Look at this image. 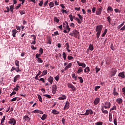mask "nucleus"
Returning <instances> with one entry per match:
<instances>
[{
  "label": "nucleus",
  "instance_id": "obj_56",
  "mask_svg": "<svg viewBox=\"0 0 125 125\" xmlns=\"http://www.w3.org/2000/svg\"><path fill=\"white\" fill-rule=\"evenodd\" d=\"M95 125H103V122H98L96 123Z\"/></svg>",
  "mask_w": 125,
  "mask_h": 125
},
{
  "label": "nucleus",
  "instance_id": "obj_11",
  "mask_svg": "<svg viewBox=\"0 0 125 125\" xmlns=\"http://www.w3.org/2000/svg\"><path fill=\"white\" fill-rule=\"evenodd\" d=\"M99 102H100V99L99 98H96L94 101V104L95 106L97 105Z\"/></svg>",
  "mask_w": 125,
  "mask_h": 125
},
{
  "label": "nucleus",
  "instance_id": "obj_1",
  "mask_svg": "<svg viewBox=\"0 0 125 125\" xmlns=\"http://www.w3.org/2000/svg\"><path fill=\"white\" fill-rule=\"evenodd\" d=\"M103 27V25H102V24L98 25L96 27V32H97L96 34V37L97 39H99V37H100V34H101V32L102 31Z\"/></svg>",
  "mask_w": 125,
  "mask_h": 125
},
{
  "label": "nucleus",
  "instance_id": "obj_35",
  "mask_svg": "<svg viewBox=\"0 0 125 125\" xmlns=\"http://www.w3.org/2000/svg\"><path fill=\"white\" fill-rule=\"evenodd\" d=\"M75 19L76 21H78V24H82V21H81V20H80L78 18H76Z\"/></svg>",
  "mask_w": 125,
  "mask_h": 125
},
{
  "label": "nucleus",
  "instance_id": "obj_42",
  "mask_svg": "<svg viewBox=\"0 0 125 125\" xmlns=\"http://www.w3.org/2000/svg\"><path fill=\"white\" fill-rule=\"evenodd\" d=\"M49 6H50V8L53 7L54 6V3H53V2H51L49 3Z\"/></svg>",
  "mask_w": 125,
  "mask_h": 125
},
{
  "label": "nucleus",
  "instance_id": "obj_18",
  "mask_svg": "<svg viewBox=\"0 0 125 125\" xmlns=\"http://www.w3.org/2000/svg\"><path fill=\"white\" fill-rule=\"evenodd\" d=\"M67 98V96L65 95H62L61 97L58 98L59 100H65Z\"/></svg>",
  "mask_w": 125,
  "mask_h": 125
},
{
  "label": "nucleus",
  "instance_id": "obj_27",
  "mask_svg": "<svg viewBox=\"0 0 125 125\" xmlns=\"http://www.w3.org/2000/svg\"><path fill=\"white\" fill-rule=\"evenodd\" d=\"M107 12H109V11L110 12H112V11H113V8H112V7L110 6H109L107 9Z\"/></svg>",
  "mask_w": 125,
  "mask_h": 125
},
{
  "label": "nucleus",
  "instance_id": "obj_28",
  "mask_svg": "<svg viewBox=\"0 0 125 125\" xmlns=\"http://www.w3.org/2000/svg\"><path fill=\"white\" fill-rule=\"evenodd\" d=\"M107 32H108V30L107 29H105L104 31V33L102 34L103 38H104V37H105L106 34H107Z\"/></svg>",
  "mask_w": 125,
  "mask_h": 125
},
{
  "label": "nucleus",
  "instance_id": "obj_62",
  "mask_svg": "<svg viewBox=\"0 0 125 125\" xmlns=\"http://www.w3.org/2000/svg\"><path fill=\"white\" fill-rule=\"evenodd\" d=\"M110 48H111V50H115V47H114V46L113 45V44H111Z\"/></svg>",
  "mask_w": 125,
  "mask_h": 125
},
{
  "label": "nucleus",
  "instance_id": "obj_61",
  "mask_svg": "<svg viewBox=\"0 0 125 125\" xmlns=\"http://www.w3.org/2000/svg\"><path fill=\"white\" fill-rule=\"evenodd\" d=\"M66 67H68V69H69V68H71V67H72V63L70 62V63H68V65H66Z\"/></svg>",
  "mask_w": 125,
  "mask_h": 125
},
{
  "label": "nucleus",
  "instance_id": "obj_60",
  "mask_svg": "<svg viewBox=\"0 0 125 125\" xmlns=\"http://www.w3.org/2000/svg\"><path fill=\"white\" fill-rule=\"evenodd\" d=\"M16 100H17V97H15L14 98H13L12 99H11L10 100L11 102H13V101H16Z\"/></svg>",
  "mask_w": 125,
  "mask_h": 125
},
{
  "label": "nucleus",
  "instance_id": "obj_13",
  "mask_svg": "<svg viewBox=\"0 0 125 125\" xmlns=\"http://www.w3.org/2000/svg\"><path fill=\"white\" fill-rule=\"evenodd\" d=\"M117 73V69L115 68H112L111 70V77H114L116 75V73Z\"/></svg>",
  "mask_w": 125,
  "mask_h": 125
},
{
  "label": "nucleus",
  "instance_id": "obj_30",
  "mask_svg": "<svg viewBox=\"0 0 125 125\" xmlns=\"http://www.w3.org/2000/svg\"><path fill=\"white\" fill-rule=\"evenodd\" d=\"M47 117V115L45 114H44L41 117V120H42V121H44V120L46 119Z\"/></svg>",
  "mask_w": 125,
  "mask_h": 125
},
{
  "label": "nucleus",
  "instance_id": "obj_58",
  "mask_svg": "<svg viewBox=\"0 0 125 125\" xmlns=\"http://www.w3.org/2000/svg\"><path fill=\"white\" fill-rule=\"evenodd\" d=\"M66 121V119L65 118H63L62 120V123L63 125H65V121Z\"/></svg>",
  "mask_w": 125,
  "mask_h": 125
},
{
  "label": "nucleus",
  "instance_id": "obj_7",
  "mask_svg": "<svg viewBox=\"0 0 125 125\" xmlns=\"http://www.w3.org/2000/svg\"><path fill=\"white\" fill-rule=\"evenodd\" d=\"M13 71H16L17 73H19V72H21V70H20V68H19V67H15L14 66H13L10 70V72H13Z\"/></svg>",
  "mask_w": 125,
  "mask_h": 125
},
{
  "label": "nucleus",
  "instance_id": "obj_6",
  "mask_svg": "<svg viewBox=\"0 0 125 125\" xmlns=\"http://www.w3.org/2000/svg\"><path fill=\"white\" fill-rule=\"evenodd\" d=\"M104 108H105V109H109V108L111 107V103H110L109 102H106L104 103V105H103Z\"/></svg>",
  "mask_w": 125,
  "mask_h": 125
},
{
  "label": "nucleus",
  "instance_id": "obj_5",
  "mask_svg": "<svg viewBox=\"0 0 125 125\" xmlns=\"http://www.w3.org/2000/svg\"><path fill=\"white\" fill-rule=\"evenodd\" d=\"M52 91L53 94H55L56 93V91H57V86L56 84L52 86Z\"/></svg>",
  "mask_w": 125,
  "mask_h": 125
},
{
  "label": "nucleus",
  "instance_id": "obj_36",
  "mask_svg": "<svg viewBox=\"0 0 125 125\" xmlns=\"http://www.w3.org/2000/svg\"><path fill=\"white\" fill-rule=\"evenodd\" d=\"M51 42H52V40L51 39V38H49L48 39V41H47V44L49 43V44H51Z\"/></svg>",
  "mask_w": 125,
  "mask_h": 125
},
{
  "label": "nucleus",
  "instance_id": "obj_33",
  "mask_svg": "<svg viewBox=\"0 0 125 125\" xmlns=\"http://www.w3.org/2000/svg\"><path fill=\"white\" fill-rule=\"evenodd\" d=\"M54 21L55 22H56V23H59V21H60V20L59 19H58L57 18V17H55L54 18Z\"/></svg>",
  "mask_w": 125,
  "mask_h": 125
},
{
  "label": "nucleus",
  "instance_id": "obj_15",
  "mask_svg": "<svg viewBox=\"0 0 125 125\" xmlns=\"http://www.w3.org/2000/svg\"><path fill=\"white\" fill-rule=\"evenodd\" d=\"M113 91V95L116 96H118V95H119V93L117 92V89H116L115 87H114Z\"/></svg>",
  "mask_w": 125,
  "mask_h": 125
},
{
  "label": "nucleus",
  "instance_id": "obj_48",
  "mask_svg": "<svg viewBox=\"0 0 125 125\" xmlns=\"http://www.w3.org/2000/svg\"><path fill=\"white\" fill-rule=\"evenodd\" d=\"M45 97H47V98H51V96L48 94H44L43 95Z\"/></svg>",
  "mask_w": 125,
  "mask_h": 125
},
{
  "label": "nucleus",
  "instance_id": "obj_44",
  "mask_svg": "<svg viewBox=\"0 0 125 125\" xmlns=\"http://www.w3.org/2000/svg\"><path fill=\"white\" fill-rule=\"evenodd\" d=\"M109 122H112L113 118L112 117V114L110 113L109 114Z\"/></svg>",
  "mask_w": 125,
  "mask_h": 125
},
{
  "label": "nucleus",
  "instance_id": "obj_39",
  "mask_svg": "<svg viewBox=\"0 0 125 125\" xmlns=\"http://www.w3.org/2000/svg\"><path fill=\"white\" fill-rule=\"evenodd\" d=\"M38 96L39 101H40V102H42V96L38 95Z\"/></svg>",
  "mask_w": 125,
  "mask_h": 125
},
{
  "label": "nucleus",
  "instance_id": "obj_12",
  "mask_svg": "<svg viewBox=\"0 0 125 125\" xmlns=\"http://www.w3.org/2000/svg\"><path fill=\"white\" fill-rule=\"evenodd\" d=\"M102 12V7L100 6V8H99L97 11H96L97 15H100Z\"/></svg>",
  "mask_w": 125,
  "mask_h": 125
},
{
  "label": "nucleus",
  "instance_id": "obj_17",
  "mask_svg": "<svg viewBox=\"0 0 125 125\" xmlns=\"http://www.w3.org/2000/svg\"><path fill=\"white\" fill-rule=\"evenodd\" d=\"M34 113H37V114H41V115H42L43 114V112H42V110L35 109L34 111Z\"/></svg>",
  "mask_w": 125,
  "mask_h": 125
},
{
  "label": "nucleus",
  "instance_id": "obj_64",
  "mask_svg": "<svg viewBox=\"0 0 125 125\" xmlns=\"http://www.w3.org/2000/svg\"><path fill=\"white\" fill-rule=\"evenodd\" d=\"M122 91H123V93L124 95L125 96V87H123L122 88Z\"/></svg>",
  "mask_w": 125,
  "mask_h": 125
},
{
  "label": "nucleus",
  "instance_id": "obj_34",
  "mask_svg": "<svg viewBox=\"0 0 125 125\" xmlns=\"http://www.w3.org/2000/svg\"><path fill=\"white\" fill-rule=\"evenodd\" d=\"M72 78H73V79H75V81H77V79H78V77H77V76H76V74L73 73L72 75Z\"/></svg>",
  "mask_w": 125,
  "mask_h": 125
},
{
  "label": "nucleus",
  "instance_id": "obj_49",
  "mask_svg": "<svg viewBox=\"0 0 125 125\" xmlns=\"http://www.w3.org/2000/svg\"><path fill=\"white\" fill-rule=\"evenodd\" d=\"M59 79H60V78L59 77V75H57L55 77V80H56L57 82H58V81H59Z\"/></svg>",
  "mask_w": 125,
  "mask_h": 125
},
{
  "label": "nucleus",
  "instance_id": "obj_50",
  "mask_svg": "<svg viewBox=\"0 0 125 125\" xmlns=\"http://www.w3.org/2000/svg\"><path fill=\"white\" fill-rule=\"evenodd\" d=\"M38 59V62L39 63H42L43 62V61H42L41 58H39Z\"/></svg>",
  "mask_w": 125,
  "mask_h": 125
},
{
  "label": "nucleus",
  "instance_id": "obj_46",
  "mask_svg": "<svg viewBox=\"0 0 125 125\" xmlns=\"http://www.w3.org/2000/svg\"><path fill=\"white\" fill-rule=\"evenodd\" d=\"M39 52H40V54L42 55L43 53V49H42V48H40Z\"/></svg>",
  "mask_w": 125,
  "mask_h": 125
},
{
  "label": "nucleus",
  "instance_id": "obj_10",
  "mask_svg": "<svg viewBox=\"0 0 125 125\" xmlns=\"http://www.w3.org/2000/svg\"><path fill=\"white\" fill-rule=\"evenodd\" d=\"M54 80V79L53 78V77H52L51 76H50L48 78L47 81L48 82H49V83H50L51 84H52Z\"/></svg>",
  "mask_w": 125,
  "mask_h": 125
},
{
  "label": "nucleus",
  "instance_id": "obj_26",
  "mask_svg": "<svg viewBox=\"0 0 125 125\" xmlns=\"http://www.w3.org/2000/svg\"><path fill=\"white\" fill-rule=\"evenodd\" d=\"M15 122H16V120L14 118L10 119L9 121L8 122L9 124H13Z\"/></svg>",
  "mask_w": 125,
  "mask_h": 125
},
{
  "label": "nucleus",
  "instance_id": "obj_2",
  "mask_svg": "<svg viewBox=\"0 0 125 125\" xmlns=\"http://www.w3.org/2000/svg\"><path fill=\"white\" fill-rule=\"evenodd\" d=\"M69 35L72 37H75V38H78L80 39V32L78 30H73L72 33H70Z\"/></svg>",
  "mask_w": 125,
  "mask_h": 125
},
{
  "label": "nucleus",
  "instance_id": "obj_37",
  "mask_svg": "<svg viewBox=\"0 0 125 125\" xmlns=\"http://www.w3.org/2000/svg\"><path fill=\"white\" fill-rule=\"evenodd\" d=\"M45 75H47V70H44L42 71V76H45Z\"/></svg>",
  "mask_w": 125,
  "mask_h": 125
},
{
  "label": "nucleus",
  "instance_id": "obj_47",
  "mask_svg": "<svg viewBox=\"0 0 125 125\" xmlns=\"http://www.w3.org/2000/svg\"><path fill=\"white\" fill-rule=\"evenodd\" d=\"M125 25V21L123 22L122 23H121L120 25L118 26L117 27L118 29H121L122 28V26Z\"/></svg>",
  "mask_w": 125,
  "mask_h": 125
},
{
  "label": "nucleus",
  "instance_id": "obj_38",
  "mask_svg": "<svg viewBox=\"0 0 125 125\" xmlns=\"http://www.w3.org/2000/svg\"><path fill=\"white\" fill-rule=\"evenodd\" d=\"M62 57L64 59V60H66V58H67V55H66V53H62Z\"/></svg>",
  "mask_w": 125,
  "mask_h": 125
},
{
  "label": "nucleus",
  "instance_id": "obj_14",
  "mask_svg": "<svg viewBox=\"0 0 125 125\" xmlns=\"http://www.w3.org/2000/svg\"><path fill=\"white\" fill-rule=\"evenodd\" d=\"M12 33L13 38H16V35L17 34V33H18V31L16 30V29H14L12 31Z\"/></svg>",
  "mask_w": 125,
  "mask_h": 125
},
{
  "label": "nucleus",
  "instance_id": "obj_53",
  "mask_svg": "<svg viewBox=\"0 0 125 125\" xmlns=\"http://www.w3.org/2000/svg\"><path fill=\"white\" fill-rule=\"evenodd\" d=\"M67 59H68V60H72L74 59V57H73L72 56H68L67 57Z\"/></svg>",
  "mask_w": 125,
  "mask_h": 125
},
{
  "label": "nucleus",
  "instance_id": "obj_52",
  "mask_svg": "<svg viewBox=\"0 0 125 125\" xmlns=\"http://www.w3.org/2000/svg\"><path fill=\"white\" fill-rule=\"evenodd\" d=\"M95 69H96V74H97L99 72V71H100V68H99L97 67V66H96Z\"/></svg>",
  "mask_w": 125,
  "mask_h": 125
},
{
  "label": "nucleus",
  "instance_id": "obj_25",
  "mask_svg": "<svg viewBox=\"0 0 125 125\" xmlns=\"http://www.w3.org/2000/svg\"><path fill=\"white\" fill-rule=\"evenodd\" d=\"M90 69H89V67L87 66L84 69V73H89Z\"/></svg>",
  "mask_w": 125,
  "mask_h": 125
},
{
  "label": "nucleus",
  "instance_id": "obj_8",
  "mask_svg": "<svg viewBox=\"0 0 125 125\" xmlns=\"http://www.w3.org/2000/svg\"><path fill=\"white\" fill-rule=\"evenodd\" d=\"M70 108V103L69 102L67 101L65 103V104L63 107V110H68Z\"/></svg>",
  "mask_w": 125,
  "mask_h": 125
},
{
  "label": "nucleus",
  "instance_id": "obj_22",
  "mask_svg": "<svg viewBox=\"0 0 125 125\" xmlns=\"http://www.w3.org/2000/svg\"><path fill=\"white\" fill-rule=\"evenodd\" d=\"M15 64L17 67V68H19V69H20V65H19V61L18 60H16L15 61Z\"/></svg>",
  "mask_w": 125,
  "mask_h": 125
},
{
  "label": "nucleus",
  "instance_id": "obj_24",
  "mask_svg": "<svg viewBox=\"0 0 125 125\" xmlns=\"http://www.w3.org/2000/svg\"><path fill=\"white\" fill-rule=\"evenodd\" d=\"M52 113L54 115H58L59 114V112L58 111H57L56 109H53L52 110Z\"/></svg>",
  "mask_w": 125,
  "mask_h": 125
},
{
  "label": "nucleus",
  "instance_id": "obj_32",
  "mask_svg": "<svg viewBox=\"0 0 125 125\" xmlns=\"http://www.w3.org/2000/svg\"><path fill=\"white\" fill-rule=\"evenodd\" d=\"M83 71V67H79L78 70L77 71L78 74H80V73H82Z\"/></svg>",
  "mask_w": 125,
  "mask_h": 125
},
{
  "label": "nucleus",
  "instance_id": "obj_59",
  "mask_svg": "<svg viewBox=\"0 0 125 125\" xmlns=\"http://www.w3.org/2000/svg\"><path fill=\"white\" fill-rule=\"evenodd\" d=\"M62 13H65V14H67L68 13V12H67V10L62 9L61 10Z\"/></svg>",
  "mask_w": 125,
  "mask_h": 125
},
{
  "label": "nucleus",
  "instance_id": "obj_45",
  "mask_svg": "<svg viewBox=\"0 0 125 125\" xmlns=\"http://www.w3.org/2000/svg\"><path fill=\"white\" fill-rule=\"evenodd\" d=\"M78 15L79 18L80 19L82 22V21H83V18L80 14H79Z\"/></svg>",
  "mask_w": 125,
  "mask_h": 125
},
{
  "label": "nucleus",
  "instance_id": "obj_31",
  "mask_svg": "<svg viewBox=\"0 0 125 125\" xmlns=\"http://www.w3.org/2000/svg\"><path fill=\"white\" fill-rule=\"evenodd\" d=\"M10 12L12 13V14L13 13V10L14 9V5H12L10 6Z\"/></svg>",
  "mask_w": 125,
  "mask_h": 125
},
{
  "label": "nucleus",
  "instance_id": "obj_40",
  "mask_svg": "<svg viewBox=\"0 0 125 125\" xmlns=\"http://www.w3.org/2000/svg\"><path fill=\"white\" fill-rule=\"evenodd\" d=\"M69 17L70 19V21H71V22H73V21H74V17H73V15H70L69 16Z\"/></svg>",
  "mask_w": 125,
  "mask_h": 125
},
{
  "label": "nucleus",
  "instance_id": "obj_19",
  "mask_svg": "<svg viewBox=\"0 0 125 125\" xmlns=\"http://www.w3.org/2000/svg\"><path fill=\"white\" fill-rule=\"evenodd\" d=\"M101 107H102L101 110L102 111V113H103V114H108V111L106 110H104V108L105 107H103V105H102Z\"/></svg>",
  "mask_w": 125,
  "mask_h": 125
},
{
  "label": "nucleus",
  "instance_id": "obj_9",
  "mask_svg": "<svg viewBox=\"0 0 125 125\" xmlns=\"http://www.w3.org/2000/svg\"><path fill=\"white\" fill-rule=\"evenodd\" d=\"M77 63L80 67H82V68H85L86 67V64L84 63H81L79 61H77Z\"/></svg>",
  "mask_w": 125,
  "mask_h": 125
},
{
  "label": "nucleus",
  "instance_id": "obj_51",
  "mask_svg": "<svg viewBox=\"0 0 125 125\" xmlns=\"http://www.w3.org/2000/svg\"><path fill=\"white\" fill-rule=\"evenodd\" d=\"M100 86H97L95 87L94 90L95 91H97V90H98V89H99V88H100Z\"/></svg>",
  "mask_w": 125,
  "mask_h": 125
},
{
  "label": "nucleus",
  "instance_id": "obj_29",
  "mask_svg": "<svg viewBox=\"0 0 125 125\" xmlns=\"http://www.w3.org/2000/svg\"><path fill=\"white\" fill-rule=\"evenodd\" d=\"M89 50H90L91 51H92V50H93V49H94V48L93 47V45L90 44L89 45Z\"/></svg>",
  "mask_w": 125,
  "mask_h": 125
},
{
  "label": "nucleus",
  "instance_id": "obj_20",
  "mask_svg": "<svg viewBox=\"0 0 125 125\" xmlns=\"http://www.w3.org/2000/svg\"><path fill=\"white\" fill-rule=\"evenodd\" d=\"M23 119L26 121V122H30V117L28 115H25L23 117Z\"/></svg>",
  "mask_w": 125,
  "mask_h": 125
},
{
  "label": "nucleus",
  "instance_id": "obj_4",
  "mask_svg": "<svg viewBox=\"0 0 125 125\" xmlns=\"http://www.w3.org/2000/svg\"><path fill=\"white\" fill-rule=\"evenodd\" d=\"M67 86L69 88H71V91L75 92L76 91V87L73 85L71 83H68Z\"/></svg>",
  "mask_w": 125,
  "mask_h": 125
},
{
  "label": "nucleus",
  "instance_id": "obj_3",
  "mask_svg": "<svg viewBox=\"0 0 125 125\" xmlns=\"http://www.w3.org/2000/svg\"><path fill=\"white\" fill-rule=\"evenodd\" d=\"M89 114L92 115V114H93V111L91 109H87L86 110L85 113L81 114V116H87L88 115H89Z\"/></svg>",
  "mask_w": 125,
  "mask_h": 125
},
{
  "label": "nucleus",
  "instance_id": "obj_63",
  "mask_svg": "<svg viewBox=\"0 0 125 125\" xmlns=\"http://www.w3.org/2000/svg\"><path fill=\"white\" fill-rule=\"evenodd\" d=\"M20 6H21V4H19L18 6L15 7L16 9H19V8H20Z\"/></svg>",
  "mask_w": 125,
  "mask_h": 125
},
{
  "label": "nucleus",
  "instance_id": "obj_57",
  "mask_svg": "<svg viewBox=\"0 0 125 125\" xmlns=\"http://www.w3.org/2000/svg\"><path fill=\"white\" fill-rule=\"evenodd\" d=\"M42 4H43V1L42 0L39 3V5H40V6H42Z\"/></svg>",
  "mask_w": 125,
  "mask_h": 125
},
{
  "label": "nucleus",
  "instance_id": "obj_21",
  "mask_svg": "<svg viewBox=\"0 0 125 125\" xmlns=\"http://www.w3.org/2000/svg\"><path fill=\"white\" fill-rule=\"evenodd\" d=\"M118 76L119 77H121V78H122V79H125V72H123L120 73Z\"/></svg>",
  "mask_w": 125,
  "mask_h": 125
},
{
  "label": "nucleus",
  "instance_id": "obj_55",
  "mask_svg": "<svg viewBox=\"0 0 125 125\" xmlns=\"http://www.w3.org/2000/svg\"><path fill=\"white\" fill-rule=\"evenodd\" d=\"M5 120V116H3V118L1 119V124H2V123H3L4 122Z\"/></svg>",
  "mask_w": 125,
  "mask_h": 125
},
{
  "label": "nucleus",
  "instance_id": "obj_23",
  "mask_svg": "<svg viewBox=\"0 0 125 125\" xmlns=\"http://www.w3.org/2000/svg\"><path fill=\"white\" fill-rule=\"evenodd\" d=\"M116 102H117L118 104H122L123 103V99L122 98H118L116 99Z\"/></svg>",
  "mask_w": 125,
  "mask_h": 125
},
{
  "label": "nucleus",
  "instance_id": "obj_41",
  "mask_svg": "<svg viewBox=\"0 0 125 125\" xmlns=\"http://www.w3.org/2000/svg\"><path fill=\"white\" fill-rule=\"evenodd\" d=\"M78 79L80 80L81 83H83V77H79Z\"/></svg>",
  "mask_w": 125,
  "mask_h": 125
},
{
  "label": "nucleus",
  "instance_id": "obj_54",
  "mask_svg": "<svg viewBox=\"0 0 125 125\" xmlns=\"http://www.w3.org/2000/svg\"><path fill=\"white\" fill-rule=\"evenodd\" d=\"M41 55H42L41 54H36L35 56H36V58H37L38 59H39V58H40L39 57H41Z\"/></svg>",
  "mask_w": 125,
  "mask_h": 125
},
{
  "label": "nucleus",
  "instance_id": "obj_16",
  "mask_svg": "<svg viewBox=\"0 0 125 125\" xmlns=\"http://www.w3.org/2000/svg\"><path fill=\"white\" fill-rule=\"evenodd\" d=\"M20 78V75H17L14 78L13 82L14 83H16L17 81H18V79Z\"/></svg>",
  "mask_w": 125,
  "mask_h": 125
},
{
  "label": "nucleus",
  "instance_id": "obj_43",
  "mask_svg": "<svg viewBox=\"0 0 125 125\" xmlns=\"http://www.w3.org/2000/svg\"><path fill=\"white\" fill-rule=\"evenodd\" d=\"M64 46H66V49H68V48H70V45H69V43H66L65 44Z\"/></svg>",
  "mask_w": 125,
  "mask_h": 125
}]
</instances>
